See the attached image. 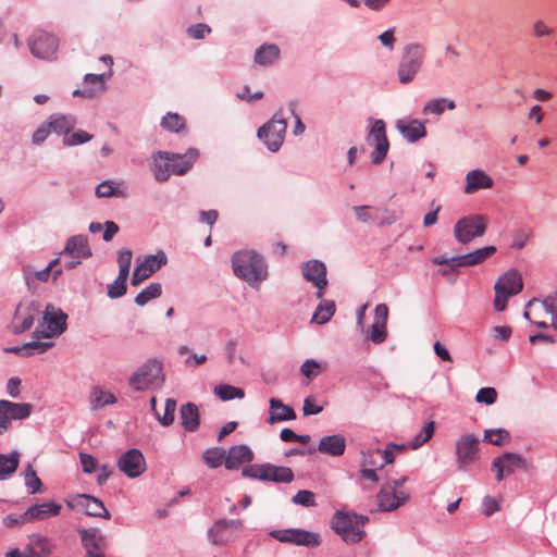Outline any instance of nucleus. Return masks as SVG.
<instances>
[{
	"label": "nucleus",
	"instance_id": "a211bd4d",
	"mask_svg": "<svg viewBox=\"0 0 557 557\" xmlns=\"http://www.w3.org/2000/svg\"><path fill=\"white\" fill-rule=\"evenodd\" d=\"M301 272L306 281L315 286L317 298L322 299L329 284L325 264L319 260H310L301 265Z\"/></svg>",
	"mask_w": 557,
	"mask_h": 557
},
{
	"label": "nucleus",
	"instance_id": "864d4df0",
	"mask_svg": "<svg viewBox=\"0 0 557 557\" xmlns=\"http://www.w3.org/2000/svg\"><path fill=\"white\" fill-rule=\"evenodd\" d=\"M367 337L374 344L383 343L387 337L386 324L373 322Z\"/></svg>",
	"mask_w": 557,
	"mask_h": 557
},
{
	"label": "nucleus",
	"instance_id": "8fccbe9b",
	"mask_svg": "<svg viewBox=\"0 0 557 557\" xmlns=\"http://www.w3.org/2000/svg\"><path fill=\"white\" fill-rule=\"evenodd\" d=\"M128 276H123L122 274H119L116 280L108 285V296L110 298H119L126 294V281Z\"/></svg>",
	"mask_w": 557,
	"mask_h": 557
},
{
	"label": "nucleus",
	"instance_id": "39448f33",
	"mask_svg": "<svg viewBox=\"0 0 557 557\" xmlns=\"http://www.w3.org/2000/svg\"><path fill=\"white\" fill-rule=\"evenodd\" d=\"M425 58V48L419 44H411L404 48L397 76L401 84L411 83L420 71Z\"/></svg>",
	"mask_w": 557,
	"mask_h": 557
},
{
	"label": "nucleus",
	"instance_id": "20e7f679",
	"mask_svg": "<svg viewBox=\"0 0 557 557\" xmlns=\"http://www.w3.org/2000/svg\"><path fill=\"white\" fill-rule=\"evenodd\" d=\"M407 478L385 482L376 495L381 511H393L410 499V492L404 487Z\"/></svg>",
	"mask_w": 557,
	"mask_h": 557
},
{
	"label": "nucleus",
	"instance_id": "f3484780",
	"mask_svg": "<svg viewBox=\"0 0 557 557\" xmlns=\"http://www.w3.org/2000/svg\"><path fill=\"white\" fill-rule=\"evenodd\" d=\"M62 257L70 256L74 260L64 262L66 269H73L82 262V259L91 256V249L88 238L84 235H75L67 239L64 249L61 252Z\"/></svg>",
	"mask_w": 557,
	"mask_h": 557
},
{
	"label": "nucleus",
	"instance_id": "f03ea898",
	"mask_svg": "<svg viewBox=\"0 0 557 557\" xmlns=\"http://www.w3.org/2000/svg\"><path fill=\"white\" fill-rule=\"evenodd\" d=\"M232 263L235 275L250 286H257L267 278V264L263 258L255 251L244 250L234 253Z\"/></svg>",
	"mask_w": 557,
	"mask_h": 557
},
{
	"label": "nucleus",
	"instance_id": "bb28decb",
	"mask_svg": "<svg viewBox=\"0 0 557 557\" xmlns=\"http://www.w3.org/2000/svg\"><path fill=\"white\" fill-rule=\"evenodd\" d=\"M494 185L493 178L482 170H471L466 175L465 194L471 195L480 189H490Z\"/></svg>",
	"mask_w": 557,
	"mask_h": 557
},
{
	"label": "nucleus",
	"instance_id": "f8f14e48",
	"mask_svg": "<svg viewBox=\"0 0 557 557\" xmlns=\"http://www.w3.org/2000/svg\"><path fill=\"white\" fill-rule=\"evenodd\" d=\"M33 405L28 403H13L7 399L0 400V435L7 433L12 421L24 420L30 416Z\"/></svg>",
	"mask_w": 557,
	"mask_h": 557
},
{
	"label": "nucleus",
	"instance_id": "5fc2aeb1",
	"mask_svg": "<svg viewBox=\"0 0 557 557\" xmlns=\"http://www.w3.org/2000/svg\"><path fill=\"white\" fill-rule=\"evenodd\" d=\"M435 424L434 421L429 422L422 430L421 433L416 435L411 443V448L417 449L432 438L434 433Z\"/></svg>",
	"mask_w": 557,
	"mask_h": 557
},
{
	"label": "nucleus",
	"instance_id": "69168bd1",
	"mask_svg": "<svg viewBox=\"0 0 557 557\" xmlns=\"http://www.w3.org/2000/svg\"><path fill=\"white\" fill-rule=\"evenodd\" d=\"M79 461L83 468V471L86 473H92L96 471L98 461L96 458H94L89 454L81 453L79 454Z\"/></svg>",
	"mask_w": 557,
	"mask_h": 557
},
{
	"label": "nucleus",
	"instance_id": "a19ab883",
	"mask_svg": "<svg viewBox=\"0 0 557 557\" xmlns=\"http://www.w3.org/2000/svg\"><path fill=\"white\" fill-rule=\"evenodd\" d=\"M335 313V304L334 301L324 300L320 302V305L317 307L315 312L312 317V322H315L318 324H324L327 321L331 320V318Z\"/></svg>",
	"mask_w": 557,
	"mask_h": 557
},
{
	"label": "nucleus",
	"instance_id": "1a4fd4ad",
	"mask_svg": "<svg viewBox=\"0 0 557 557\" xmlns=\"http://www.w3.org/2000/svg\"><path fill=\"white\" fill-rule=\"evenodd\" d=\"M550 305L549 296L543 300L533 298L527 305L524 317L537 327L557 330V315Z\"/></svg>",
	"mask_w": 557,
	"mask_h": 557
},
{
	"label": "nucleus",
	"instance_id": "49530a36",
	"mask_svg": "<svg viewBox=\"0 0 557 557\" xmlns=\"http://www.w3.org/2000/svg\"><path fill=\"white\" fill-rule=\"evenodd\" d=\"M162 287L159 283H151L148 287L141 290L135 298V302L138 306H144L148 301L161 296Z\"/></svg>",
	"mask_w": 557,
	"mask_h": 557
},
{
	"label": "nucleus",
	"instance_id": "4468645a",
	"mask_svg": "<svg viewBox=\"0 0 557 557\" xmlns=\"http://www.w3.org/2000/svg\"><path fill=\"white\" fill-rule=\"evenodd\" d=\"M286 128V120L277 119L275 115L270 122L259 128L258 137L263 140L271 151L275 152L283 144Z\"/></svg>",
	"mask_w": 557,
	"mask_h": 557
},
{
	"label": "nucleus",
	"instance_id": "bf43d9fd",
	"mask_svg": "<svg viewBox=\"0 0 557 557\" xmlns=\"http://www.w3.org/2000/svg\"><path fill=\"white\" fill-rule=\"evenodd\" d=\"M532 35L536 39H541L544 37H550L554 33V29L549 27L543 20H535L532 23Z\"/></svg>",
	"mask_w": 557,
	"mask_h": 557
},
{
	"label": "nucleus",
	"instance_id": "0e129e2a",
	"mask_svg": "<svg viewBox=\"0 0 557 557\" xmlns=\"http://www.w3.org/2000/svg\"><path fill=\"white\" fill-rule=\"evenodd\" d=\"M300 372L306 377L313 379L320 373V364L312 359L306 360L300 368Z\"/></svg>",
	"mask_w": 557,
	"mask_h": 557
},
{
	"label": "nucleus",
	"instance_id": "dca6fc26",
	"mask_svg": "<svg viewBox=\"0 0 557 557\" xmlns=\"http://www.w3.org/2000/svg\"><path fill=\"white\" fill-rule=\"evenodd\" d=\"M480 440L474 434H465L456 442V457L459 469H466L479 459Z\"/></svg>",
	"mask_w": 557,
	"mask_h": 557
},
{
	"label": "nucleus",
	"instance_id": "ea45409f",
	"mask_svg": "<svg viewBox=\"0 0 557 557\" xmlns=\"http://www.w3.org/2000/svg\"><path fill=\"white\" fill-rule=\"evenodd\" d=\"M456 108V104L453 100L446 99V98H435L429 100L424 108L423 113L424 114H442L445 109L454 110Z\"/></svg>",
	"mask_w": 557,
	"mask_h": 557
},
{
	"label": "nucleus",
	"instance_id": "6e6552de",
	"mask_svg": "<svg viewBox=\"0 0 557 557\" xmlns=\"http://www.w3.org/2000/svg\"><path fill=\"white\" fill-rule=\"evenodd\" d=\"M488 219L483 214H472L459 219L454 226V235L458 243L469 244L482 237L487 228Z\"/></svg>",
	"mask_w": 557,
	"mask_h": 557
},
{
	"label": "nucleus",
	"instance_id": "e2e57ef3",
	"mask_svg": "<svg viewBox=\"0 0 557 557\" xmlns=\"http://www.w3.org/2000/svg\"><path fill=\"white\" fill-rule=\"evenodd\" d=\"M497 399V392L494 387H483L479 389L475 396V400L478 403H484L486 405H492Z\"/></svg>",
	"mask_w": 557,
	"mask_h": 557
},
{
	"label": "nucleus",
	"instance_id": "72a5a7b5",
	"mask_svg": "<svg viewBox=\"0 0 557 557\" xmlns=\"http://www.w3.org/2000/svg\"><path fill=\"white\" fill-rule=\"evenodd\" d=\"M50 553L51 546L48 539L40 535H32L24 550L26 557H47Z\"/></svg>",
	"mask_w": 557,
	"mask_h": 557
},
{
	"label": "nucleus",
	"instance_id": "f704fd0d",
	"mask_svg": "<svg viewBox=\"0 0 557 557\" xmlns=\"http://www.w3.org/2000/svg\"><path fill=\"white\" fill-rule=\"evenodd\" d=\"M180 419L184 429L188 432H194L199 426V410L198 407L188 403L181 407Z\"/></svg>",
	"mask_w": 557,
	"mask_h": 557
},
{
	"label": "nucleus",
	"instance_id": "13d9d810",
	"mask_svg": "<svg viewBox=\"0 0 557 557\" xmlns=\"http://www.w3.org/2000/svg\"><path fill=\"white\" fill-rule=\"evenodd\" d=\"M133 252L129 249H122L119 252L117 257V263L120 268L119 274H122L123 276H128L129 274V268L132 263Z\"/></svg>",
	"mask_w": 557,
	"mask_h": 557
},
{
	"label": "nucleus",
	"instance_id": "2eb2a0df",
	"mask_svg": "<svg viewBox=\"0 0 557 557\" xmlns=\"http://www.w3.org/2000/svg\"><path fill=\"white\" fill-rule=\"evenodd\" d=\"M40 312V304L35 300L21 301L15 310L12 321V330L14 333H23L32 327L35 318Z\"/></svg>",
	"mask_w": 557,
	"mask_h": 557
},
{
	"label": "nucleus",
	"instance_id": "de8ad7c7",
	"mask_svg": "<svg viewBox=\"0 0 557 557\" xmlns=\"http://www.w3.org/2000/svg\"><path fill=\"white\" fill-rule=\"evenodd\" d=\"M214 394L222 400H231L233 398H244L245 392L239 387L228 384H221L214 388Z\"/></svg>",
	"mask_w": 557,
	"mask_h": 557
},
{
	"label": "nucleus",
	"instance_id": "ddd939ff",
	"mask_svg": "<svg viewBox=\"0 0 557 557\" xmlns=\"http://www.w3.org/2000/svg\"><path fill=\"white\" fill-rule=\"evenodd\" d=\"M495 246H486L463 256H457L453 258L436 257L433 259V263L448 264L451 270H456L460 267H473L488 259L493 253H495Z\"/></svg>",
	"mask_w": 557,
	"mask_h": 557
},
{
	"label": "nucleus",
	"instance_id": "5701e85b",
	"mask_svg": "<svg viewBox=\"0 0 557 557\" xmlns=\"http://www.w3.org/2000/svg\"><path fill=\"white\" fill-rule=\"evenodd\" d=\"M368 140L375 145L372 153V161L374 164H380L385 159L389 144L386 137L385 123L382 120H376L371 128Z\"/></svg>",
	"mask_w": 557,
	"mask_h": 557
},
{
	"label": "nucleus",
	"instance_id": "9b49d317",
	"mask_svg": "<svg viewBox=\"0 0 557 557\" xmlns=\"http://www.w3.org/2000/svg\"><path fill=\"white\" fill-rule=\"evenodd\" d=\"M244 528L239 519H218L208 530L209 541L213 545L223 546L235 541Z\"/></svg>",
	"mask_w": 557,
	"mask_h": 557
},
{
	"label": "nucleus",
	"instance_id": "4d7b16f0",
	"mask_svg": "<svg viewBox=\"0 0 557 557\" xmlns=\"http://www.w3.org/2000/svg\"><path fill=\"white\" fill-rule=\"evenodd\" d=\"M292 502L305 507L317 506L314 494L308 490H300L296 495L293 496Z\"/></svg>",
	"mask_w": 557,
	"mask_h": 557
},
{
	"label": "nucleus",
	"instance_id": "338daca9",
	"mask_svg": "<svg viewBox=\"0 0 557 557\" xmlns=\"http://www.w3.org/2000/svg\"><path fill=\"white\" fill-rule=\"evenodd\" d=\"M211 28L207 24H196L187 29L188 35L194 39H202L210 34Z\"/></svg>",
	"mask_w": 557,
	"mask_h": 557
},
{
	"label": "nucleus",
	"instance_id": "a878e982",
	"mask_svg": "<svg viewBox=\"0 0 557 557\" xmlns=\"http://www.w3.org/2000/svg\"><path fill=\"white\" fill-rule=\"evenodd\" d=\"M252 459L253 453L247 445L232 446L226 454L225 467L228 470H237Z\"/></svg>",
	"mask_w": 557,
	"mask_h": 557
},
{
	"label": "nucleus",
	"instance_id": "052dcab7",
	"mask_svg": "<svg viewBox=\"0 0 557 557\" xmlns=\"http://www.w3.org/2000/svg\"><path fill=\"white\" fill-rule=\"evenodd\" d=\"M92 135L85 131H77L71 135L64 136L63 144L66 146H76L89 141Z\"/></svg>",
	"mask_w": 557,
	"mask_h": 557
},
{
	"label": "nucleus",
	"instance_id": "a18cd8bd",
	"mask_svg": "<svg viewBox=\"0 0 557 557\" xmlns=\"http://www.w3.org/2000/svg\"><path fill=\"white\" fill-rule=\"evenodd\" d=\"M202 458L205 462L211 468H218L226 460V453L223 448L214 447L207 449Z\"/></svg>",
	"mask_w": 557,
	"mask_h": 557
},
{
	"label": "nucleus",
	"instance_id": "79ce46f5",
	"mask_svg": "<svg viewBox=\"0 0 557 557\" xmlns=\"http://www.w3.org/2000/svg\"><path fill=\"white\" fill-rule=\"evenodd\" d=\"M81 537L86 553L90 550H100L104 540L96 530H84L81 532Z\"/></svg>",
	"mask_w": 557,
	"mask_h": 557
},
{
	"label": "nucleus",
	"instance_id": "0eeeda50",
	"mask_svg": "<svg viewBox=\"0 0 557 557\" xmlns=\"http://www.w3.org/2000/svg\"><path fill=\"white\" fill-rule=\"evenodd\" d=\"M242 474L253 480L274 483H290L294 480V472L290 468L272 463L248 466L243 469Z\"/></svg>",
	"mask_w": 557,
	"mask_h": 557
},
{
	"label": "nucleus",
	"instance_id": "cd10ccee",
	"mask_svg": "<svg viewBox=\"0 0 557 557\" xmlns=\"http://www.w3.org/2000/svg\"><path fill=\"white\" fill-rule=\"evenodd\" d=\"M396 128L410 143H414L426 135L424 124L418 120H397Z\"/></svg>",
	"mask_w": 557,
	"mask_h": 557
},
{
	"label": "nucleus",
	"instance_id": "f257e3e1",
	"mask_svg": "<svg viewBox=\"0 0 557 557\" xmlns=\"http://www.w3.org/2000/svg\"><path fill=\"white\" fill-rule=\"evenodd\" d=\"M198 158L196 149H189L184 154L158 151L153 154V176L158 182H165L172 174L184 175Z\"/></svg>",
	"mask_w": 557,
	"mask_h": 557
},
{
	"label": "nucleus",
	"instance_id": "09e8293b",
	"mask_svg": "<svg viewBox=\"0 0 557 557\" xmlns=\"http://www.w3.org/2000/svg\"><path fill=\"white\" fill-rule=\"evenodd\" d=\"M384 462L381 461V449H369L362 453L361 468L382 469Z\"/></svg>",
	"mask_w": 557,
	"mask_h": 557
},
{
	"label": "nucleus",
	"instance_id": "9d476101",
	"mask_svg": "<svg viewBox=\"0 0 557 557\" xmlns=\"http://www.w3.org/2000/svg\"><path fill=\"white\" fill-rule=\"evenodd\" d=\"M163 381L162 363L157 360H148L131 376L129 384L136 391H144L161 386Z\"/></svg>",
	"mask_w": 557,
	"mask_h": 557
},
{
	"label": "nucleus",
	"instance_id": "603ef678",
	"mask_svg": "<svg viewBox=\"0 0 557 557\" xmlns=\"http://www.w3.org/2000/svg\"><path fill=\"white\" fill-rule=\"evenodd\" d=\"M175 411H176V400L169 398L165 401L163 414L160 416L158 412H156V416L162 425L168 426L173 423L174 417H175Z\"/></svg>",
	"mask_w": 557,
	"mask_h": 557
},
{
	"label": "nucleus",
	"instance_id": "58836bf2",
	"mask_svg": "<svg viewBox=\"0 0 557 557\" xmlns=\"http://www.w3.org/2000/svg\"><path fill=\"white\" fill-rule=\"evenodd\" d=\"M20 465V454L13 451L10 455L0 454V478H5L14 473Z\"/></svg>",
	"mask_w": 557,
	"mask_h": 557
},
{
	"label": "nucleus",
	"instance_id": "393cba45",
	"mask_svg": "<svg viewBox=\"0 0 557 557\" xmlns=\"http://www.w3.org/2000/svg\"><path fill=\"white\" fill-rule=\"evenodd\" d=\"M73 507L78 508L87 516L103 517L110 519V512L106 509L103 503L90 495H78Z\"/></svg>",
	"mask_w": 557,
	"mask_h": 557
},
{
	"label": "nucleus",
	"instance_id": "423d86ee",
	"mask_svg": "<svg viewBox=\"0 0 557 557\" xmlns=\"http://www.w3.org/2000/svg\"><path fill=\"white\" fill-rule=\"evenodd\" d=\"M66 319L67 315L61 309L47 305L42 321L34 332V338L38 341H41V338L51 339L61 335L66 330Z\"/></svg>",
	"mask_w": 557,
	"mask_h": 557
},
{
	"label": "nucleus",
	"instance_id": "c9c22d12",
	"mask_svg": "<svg viewBox=\"0 0 557 557\" xmlns=\"http://www.w3.org/2000/svg\"><path fill=\"white\" fill-rule=\"evenodd\" d=\"M48 124L54 133L67 136L75 127L76 119L73 115L54 114L49 117Z\"/></svg>",
	"mask_w": 557,
	"mask_h": 557
},
{
	"label": "nucleus",
	"instance_id": "7ed1b4c3",
	"mask_svg": "<svg viewBox=\"0 0 557 557\" xmlns=\"http://www.w3.org/2000/svg\"><path fill=\"white\" fill-rule=\"evenodd\" d=\"M367 521V517L337 511L332 519V528L344 542L355 544L364 536L362 528Z\"/></svg>",
	"mask_w": 557,
	"mask_h": 557
},
{
	"label": "nucleus",
	"instance_id": "c85d7f7f",
	"mask_svg": "<svg viewBox=\"0 0 557 557\" xmlns=\"http://www.w3.org/2000/svg\"><path fill=\"white\" fill-rule=\"evenodd\" d=\"M62 509V506L54 502H46L29 507L25 517L27 520H46L50 517L58 516Z\"/></svg>",
	"mask_w": 557,
	"mask_h": 557
},
{
	"label": "nucleus",
	"instance_id": "473e14b6",
	"mask_svg": "<svg viewBox=\"0 0 557 557\" xmlns=\"http://www.w3.org/2000/svg\"><path fill=\"white\" fill-rule=\"evenodd\" d=\"M53 346V342L51 341H38L34 338V341L24 344L23 346H16L7 348L5 351L14 352L24 357H28L35 354H42L50 349Z\"/></svg>",
	"mask_w": 557,
	"mask_h": 557
},
{
	"label": "nucleus",
	"instance_id": "680f3d73",
	"mask_svg": "<svg viewBox=\"0 0 557 557\" xmlns=\"http://www.w3.org/2000/svg\"><path fill=\"white\" fill-rule=\"evenodd\" d=\"M96 195L99 197V198H108V197H112V196H121L122 193L119 191L114 186H113V182L111 181H106V182H102L101 184H99L96 188Z\"/></svg>",
	"mask_w": 557,
	"mask_h": 557
},
{
	"label": "nucleus",
	"instance_id": "4be33fe9",
	"mask_svg": "<svg viewBox=\"0 0 557 557\" xmlns=\"http://www.w3.org/2000/svg\"><path fill=\"white\" fill-rule=\"evenodd\" d=\"M58 39L46 32H38L29 41L32 53L41 59L51 60L55 57L58 50Z\"/></svg>",
	"mask_w": 557,
	"mask_h": 557
},
{
	"label": "nucleus",
	"instance_id": "4c0bfd02",
	"mask_svg": "<svg viewBox=\"0 0 557 557\" xmlns=\"http://www.w3.org/2000/svg\"><path fill=\"white\" fill-rule=\"evenodd\" d=\"M90 403H91L92 409L97 410L104 406L115 404L116 398L112 393L107 392V391L102 389L101 387L96 386L92 388V391L90 393Z\"/></svg>",
	"mask_w": 557,
	"mask_h": 557
},
{
	"label": "nucleus",
	"instance_id": "b1692460",
	"mask_svg": "<svg viewBox=\"0 0 557 557\" xmlns=\"http://www.w3.org/2000/svg\"><path fill=\"white\" fill-rule=\"evenodd\" d=\"M119 469L128 478H137L146 470V461L140 450L129 449L124 453L119 461Z\"/></svg>",
	"mask_w": 557,
	"mask_h": 557
},
{
	"label": "nucleus",
	"instance_id": "3c124183",
	"mask_svg": "<svg viewBox=\"0 0 557 557\" xmlns=\"http://www.w3.org/2000/svg\"><path fill=\"white\" fill-rule=\"evenodd\" d=\"M25 485L29 494H36L41 491V480L37 476L36 471L29 465L25 471Z\"/></svg>",
	"mask_w": 557,
	"mask_h": 557
},
{
	"label": "nucleus",
	"instance_id": "6e6d98bb",
	"mask_svg": "<svg viewBox=\"0 0 557 557\" xmlns=\"http://www.w3.org/2000/svg\"><path fill=\"white\" fill-rule=\"evenodd\" d=\"M104 79V74H86L84 77V83L86 85H91L89 88L95 90L96 95H98L106 89Z\"/></svg>",
	"mask_w": 557,
	"mask_h": 557
},
{
	"label": "nucleus",
	"instance_id": "37998d69",
	"mask_svg": "<svg viewBox=\"0 0 557 557\" xmlns=\"http://www.w3.org/2000/svg\"><path fill=\"white\" fill-rule=\"evenodd\" d=\"M161 126L169 132L180 133L185 129L186 121L178 113L169 112L162 117Z\"/></svg>",
	"mask_w": 557,
	"mask_h": 557
},
{
	"label": "nucleus",
	"instance_id": "c756f323",
	"mask_svg": "<svg viewBox=\"0 0 557 557\" xmlns=\"http://www.w3.org/2000/svg\"><path fill=\"white\" fill-rule=\"evenodd\" d=\"M346 448V440L343 435L335 434L321 438L318 450L330 456H342Z\"/></svg>",
	"mask_w": 557,
	"mask_h": 557
},
{
	"label": "nucleus",
	"instance_id": "e433bc0d",
	"mask_svg": "<svg viewBox=\"0 0 557 557\" xmlns=\"http://www.w3.org/2000/svg\"><path fill=\"white\" fill-rule=\"evenodd\" d=\"M280 57V49L276 45H263L255 53V62L259 65H270Z\"/></svg>",
	"mask_w": 557,
	"mask_h": 557
},
{
	"label": "nucleus",
	"instance_id": "6ab92c4d",
	"mask_svg": "<svg viewBox=\"0 0 557 557\" xmlns=\"http://www.w3.org/2000/svg\"><path fill=\"white\" fill-rule=\"evenodd\" d=\"M168 261L166 255L163 251H159L156 255L147 256L134 270L131 283L136 286L150 277Z\"/></svg>",
	"mask_w": 557,
	"mask_h": 557
},
{
	"label": "nucleus",
	"instance_id": "c03bdc74",
	"mask_svg": "<svg viewBox=\"0 0 557 557\" xmlns=\"http://www.w3.org/2000/svg\"><path fill=\"white\" fill-rule=\"evenodd\" d=\"M484 441L495 446H504L510 442V434L505 429L485 430Z\"/></svg>",
	"mask_w": 557,
	"mask_h": 557
},
{
	"label": "nucleus",
	"instance_id": "7c9ffc66",
	"mask_svg": "<svg viewBox=\"0 0 557 557\" xmlns=\"http://www.w3.org/2000/svg\"><path fill=\"white\" fill-rule=\"evenodd\" d=\"M495 287L504 290L507 295H517L523 287L521 275L515 270L508 271L497 280Z\"/></svg>",
	"mask_w": 557,
	"mask_h": 557
},
{
	"label": "nucleus",
	"instance_id": "aec40b11",
	"mask_svg": "<svg viewBox=\"0 0 557 557\" xmlns=\"http://www.w3.org/2000/svg\"><path fill=\"white\" fill-rule=\"evenodd\" d=\"M271 535L283 543H293L307 547L320 545L319 534L301 529L278 530L272 532Z\"/></svg>",
	"mask_w": 557,
	"mask_h": 557
},
{
	"label": "nucleus",
	"instance_id": "2f4dec72",
	"mask_svg": "<svg viewBox=\"0 0 557 557\" xmlns=\"http://www.w3.org/2000/svg\"><path fill=\"white\" fill-rule=\"evenodd\" d=\"M270 416L268 418L269 424H274L278 421L294 420L296 419V413L294 409L287 405H284L277 398L270 399Z\"/></svg>",
	"mask_w": 557,
	"mask_h": 557
},
{
	"label": "nucleus",
	"instance_id": "412c9836",
	"mask_svg": "<svg viewBox=\"0 0 557 557\" xmlns=\"http://www.w3.org/2000/svg\"><path fill=\"white\" fill-rule=\"evenodd\" d=\"M527 460L513 453H505L492 461V469L496 471V480L498 482L504 479L505 474H512L517 469L527 470Z\"/></svg>",
	"mask_w": 557,
	"mask_h": 557
},
{
	"label": "nucleus",
	"instance_id": "774afa93",
	"mask_svg": "<svg viewBox=\"0 0 557 557\" xmlns=\"http://www.w3.org/2000/svg\"><path fill=\"white\" fill-rule=\"evenodd\" d=\"M302 410L305 416H310L320 413L323 410V408L322 406L315 404V399L313 396H308L304 400Z\"/></svg>",
	"mask_w": 557,
	"mask_h": 557
}]
</instances>
